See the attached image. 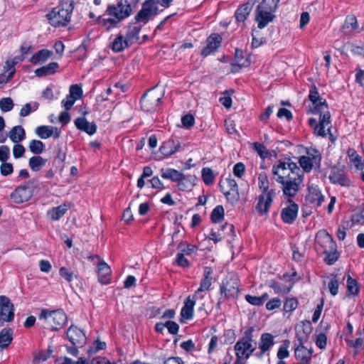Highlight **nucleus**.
<instances>
[{
    "mask_svg": "<svg viewBox=\"0 0 364 364\" xmlns=\"http://www.w3.org/2000/svg\"><path fill=\"white\" fill-rule=\"evenodd\" d=\"M316 114H319V122L328 125L331 123V114L327 109H323L318 112Z\"/></svg>",
    "mask_w": 364,
    "mask_h": 364,
    "instance_id": "nucleus-59",
    "label": "nucleus"
},
{
    "mask_svg": "<svg viewBox=\"0 0 364 364\" xmlns=\"http://www.w3.org/2000/svg\"><path fill=\"white\" fill-rule=\"evenodd\" d=\"M245 171V166L242 162L237 163L233 167V173L238 178H241L244 175Z\"/></svg>",
    "mask_w": 364,
    "mask_h": 364,
    "instance_id": "nucleus-63",
    "label": "nucleus"
},
{
    "mask_svg": "<svg viewBox=\"0 0 364 364\" xmlns=\"http://www.w3.org/2000/svg\"><path fill=\"white\" fill-rule=\"evenodd\" d=\"M77 129L85 132L92 136L97 132V125L94 122H89L85 117H78L74 121Z\"/></svg>",
    "mask_w": 364,
    "mask_h": 364,
    "instance_id": "nucleus-24",
    "label": "nucleus"
},
{
    "mask_svg": "<svg viewBox=\"0 0 364 364\" xmlns=\"http://www.w3.org/2000/svg\"><path fill=\"white\" fill-rule=\"evenodd\" d=\"M298 342L294 352L296 358L301 360L300 364H309L312 350L304 346V342H301V341H298Z\"/></svg>",
    "mask_w": 364,
    "mask_h": 364,
    "instance_id": "nucleus-22",
    "label": "nucleus"
},
{
    "mask_svg": "<svg viewBox=\"0 0 364 364\" xmlns=\"http://www.w3.org/2000/svg\"><path fill=\"white\" fill-rule=\"evenodd\" d=\"M181 123L186 129H190L195 124L194 117L191 114H187L182 117Z\"/></svg>",
    "mask_w": 364,
    "mask_h": 364,
    "instance_id": "nucleus-56",
    "label": "nucleus"
},
{
    "mask_svg": "<svg viewBox=\"0 0 364 364\" xmlns=\"http://www.w3.org/2000/svg\"><path fill=\"white\" fill-rule=\"evenodd\" d=\"M329 180L333 184H339L342 186H349L350 181L348 177L341 170H333L329 175Z\"/></svg>",
    "mask_w": 364,
    "mask_h": 364,
    "instance_id": "nucleus-25",
    "label": "nucleus"
},
{
    "mask_svg": "<svg viewBox=\"0 0 364 364\" xmlns=\"http://www.w3.org/2000/svg\"><path fill=\"white\" fill-rule=\"evenodd\" d=\"M67 336L72 344L76 347H82L86 343L85 333L76 326H71L68 328Z\"/></svg>",
    "mask_w": 364,
    "mask_h": 364,
    "instance_id": "nucleus-17",
    "label": "nucleus"
},
{
    "mask_svg": "<svg viewBox=\"0 0 364 364\" xmlns=\"http://www.w3.org/2000/svg\"><path fill=\"white\" fill-rule=\"evenodd\" d=\"M59 65L56 62H51L49 64L42 66L35 70V74L37 77H43L55 73Z\"/></svg>",
    "mask_w": 364,
    "mask_h": 364,
    "instance_id": "nucleus-33",
    "label": "nucleus"
},
{
    "mask_svg": "<svg viewBox=\"0 0 364 364\" xmlns=\"http://www.w3.org/2000/svg\"><path fill=\"white\" fill-rule=\"evenodd\" d=\"M129 43L127 41L125 37L122 35L117 36L112 43V49L115 53H119L128 48Z\"/></svg>",
    "mask_w": 364,
    "mask_h": 364,
    "instance_id": "nucleus-37",
    "label": "nucleus"
},
{
    "mask_svg": "<svg viewBox=\"0 0 364 364\" xmlns=\"http://www.w3.org/2000/svg\"><path fill=\"white\" fill-rule=\"evenodd\" d=\"M73 1H61L46 14V18L53 27L65 26L70 21L73 11Z\"/></svg>",
    "mask_w": 364,
    "mask_h": 364,
    "instance_id": "nucleus-3",
    "label": "nucleus"
},
{
    "mask_svg": "<svg viewBox=\"0 0 364 364\" xmlns=\"http://www.w3.org/2000/svg\"><path fill=\"white\" fill-rule=\"evenodd\" d=\"M35 133L41 139L53 136L56 139L60 136L61 131L56 127L42 125L36 128Z\"/></svg>",
    "mask_w": 364,
    "mask_h": 364,
    "instance_id": "nucleus-19",
    "label": "nucleus"
},
{
    "mask_svg": "<svg viewBox=\"0 0 364 364\" xmlns=\"http://www.w3.org/2000/svg\"><path fill=\"white\" fill-rule=\"evenodd\" d=\"M296 337L301 342L306 341L312 331V326L309 321H302L296 327Z\"/></svg>",
    "mask_w": 364,
    "mask_h": 364,
    "instance_id": "nucleus-23",
    "label": "nucleus"
},
{
    "mask_svg": "<svg viewBox=\"0 0 364 364\" xmlns=\"http://www.w3.org/2000/svg\"><path fill=\"white\" fill-rule=\"evenodd\" d=\"M156 4L155 0H146L142 4L141 9L134 17L136 23L146 24L152 16L156 15L158 11Z\"/></svg>",
    "mask_w": 364,
    "mask_h": 364,
    "instance_id": "nucleus-9",
    "label": "nucleus"
},
{
    "mask_svg": "<svg viewBox=\"0 0 364 364\" xmlns=\"http://www.w3.org/2000/svg\"><path fill=\"white\" fill-rule=\"evenodd\" d=\"M340 279L335 276L332 277L330 282L328 284V288L329 289L330 293L333 296H336L338 292V287H339Z\"/></svg>",
    "mask_w": 364,
    "mask_h": 364,
    "instance_id": "nucleus-50",
    "label": "nucleus"
},
{
    "mask_svg": "<svg viewBox=\"0 0 364 364\" xmlns=\"http://www.w3.org/2000/svg\"><path fill=\"white\" fill-rule=\"evenodd\" d=\"M289 346V341H285L284 344L282 345L279 348L277 355L279 360H283L284 358L289 357V352L288 350Z\"/></svg>",
    "mask_w": 364,
    "mask_h": 364,
    "instance_id": "nucleus-53",
    "label": "nucleus"
},
{
    "mask_svg": "<svg viewBox=\"0 0 364 364\" xmlns=\"http://www.w3.org/2000/svg\"><path fill=\"white\" fill-rule=\"evenodd\" d=\"M272 173L275 181L282 185L283 195L292 199L301 189L304 181V173L296 163L290 159L279 160L274 164Z\"/></svg>",
    "mask_w": 364,
    "mask_h": 364,
    "instance_id": "nucleus-1",
    "label": "nucleus"
},
{
    "mask_svg": "<svg viewBox=\"0 0 364 364\" xmlns=\"http://www.w3.org/2000/svg\"><path fill=\"white\" fill-rule=\"evenodd\" d=\"M211 286V279H203L200 282V287L196 291L194 297L198 296L200 292L207 291Z\"/></svg>",
    "mask_w": 364,
    "mask_h": 364,
    "instance_id": "nucleus-60",
    "label": "nucleus"
},
{
    "mask_svg": "<svg viewBox=\"0 0 364 364\" xmlns=\"http://www.w3.org/2000/svg\"><path fill=\"white\" fill-rule=\"evenodd\" d=\"M258 186L263 193L269 189V180L265 173H261L258 176Z\"/></svg>",
    "mask_w": 364,
    "mask_h": 364,
    "instance_id": "nucleus-48",
    "label": "nucleus"
},
{
    "mask_svg": "<svg viewBox=\"0 0 364 364\" xmlns=\"http://www.w3.org/2000/svg\"><path fill=\"white\" fill-rule=\"evenodd\" d=\"M60 275L63 277L68 282H71L73 279V277H77L76 275H74L73 272L69 270L68 268L63 267L59 269Z\"/></svg>",
    "mask_w": 364,
    "mask_h": 364,
    "instance_id": "nucleus-57",
    "label": "nucleus"
},
{
    "mask_svg": "<svg viewBox=\"0 0 364 364\" xmlns=\"http://www.w3.org/2000/svg\"><path fill=\"white\" fill-rule=\"evenodd\" d=\"M69 208L70 205L64 203L57 207L52 208L48 211L47 215L52 220H58L65 214Z\"/></svg>",
    "mask_w": 364,
    "mask_h": 364,
    "instance_id": "nucleus-31",
    "label": "nucleus"
},
{
    "mask_svg": "<svg viewBox=\"0 0 364 364\" xmlns=\"http://www.w3.org/2000/svg\"><path fill=\"white\" fill-rule=\"evenodd\" d=\"M271 205L272 204L265 199L264 195L262 194L258 197V203L255 208L260 215H264L268 213Z\"/></svg>",
    "mask_w": 364,
    "mask_h": 364,
    "instance_id": "nucleus-41",
    "label": "nucleus"
},
{
    "mask_svg": "<svg viewBox=\"0 0 364 364\" xmlns=\"http://www.w3.org/2000/svg\"><path fill=\"white\" fill-rule=\"evenodd\" d=\"M132 14V6L128 0H120L116 4H109L103 16H99L96 22L107 30L118 27L119 24Z\"/></svg>",
    "mask_w": 364,
    "mask_h": 364,
    "instance_id": "nucleus-2",
    "label": "nucleus"
},
{
    "mask_svg": "<svg viewBox=\"0 0 364 364\" xmlns=\"http://www.w3.org/2000/svg\"><path fill=\"white\" fill-rule=\"evenodd\" d=\"M222 37L218 33L211 34L206 39V45L201 50V55L206 57L215 53L220 46Z\"/></svg>",
    "mask_w": 364,
    "mask_h": 364,
    "instance_id": "nucleus-16",
    "label": "nucleus"
},
{
    "mask_svg": "<svg viewBox=\"0 0 364 364\" xmlns=\"http://www.w3.org/2000/svg\"><path fill=\"white\" fill-rule=\"evenodd\" d=\"M46 162L47 159H43L40 156H34L29 159L28 165L33 171L37 172L46 165Z\"/></svg>",
    "mask_w": 364,
    "mask_h": 364,
    "instance_id": "nucleus-39",
    "label": "nucleus"
},
{
    "mask_svg": "<svg viewBox=\"0 0 364 364\" xmlns=\"http://www.w3.org/2000/svg\"><path fill=\"white\" fill-rule=\"evenodd\" d=\"M45 147V144L41 141L36 139L31 140L28 146L30 151L36 155L41 154Z\"/></svg>",
    "mask_w": 364,
    "mask_h": 364,
    "instance_id": "nucleus-42",
    "label": "nucleus"
},
{
    "mask_svg": "<svg viewBox=\"0 0 364 364\" xmlns=\"http://www.w3.org/2000/svg\"><path fill=\"white\" fill-rule=\"evenodd\" d=\"M61 364H88V360L84 357H80L77 361L71 358H65Z\"/></svg>",
    "mask_w": 364,
    "mask_h": 364,
    "instance_id": "nucleus-64",
    "label": "nucleus"
},
{
    "mask_svg": "<svg viewBox=\"0 0 364 364\" xmlns=\"http://www.w3.org/2000/svg\"><path fill=\"white\" fill-rule=\"evenodd\" d=\"M321 162V155L315 148L310 147L306 149V155L299 157V163L303 169V172L309 173L314 168L320 169Z\"/></svg>",
    "mask_w": 364,
    "mask_h": 364,
    "instance_id": "nucleus-7",
    "label": "nucleus"
},
{
    "mask_svg": "<svg viewBox=\"0 0 364 364\" xmlns=\"http://www.w3.org/2000/svg\"><path fill=\"white\" fill-rule=\"evenodd\" d=\"M14 171V167L12 164L5 162H1L0 166V173L4 176H7L11 175Z\"/></svg>",
    "mask_w": 364,
    "mask_h": 364,
    "instance_id": "nucleus-54",
    "label": "nucleus"
},
{
    "mask_svg": "<svg viewBox=\"0 0 364 364\" xmlns=\"http://www.w3.org/2000/svg\"><path fill=\"white\" fill-rule=\"evenodd\" d=\"M202 178L207 186L213 185L215 181V175L211 168L205 167L201 171Z\"/></svg>",
    "mask_w": 364,
    "mask_h": 364,
    "instance_id": "nucleus-44",
    "label": "nucleus"
},
{
    "mask_svg": "<svg viewBox=\"0 0 364 364\" xmlns=\"http://www.w3.org/2000/svg\"><path fill=\"white\" fill-rule=\"evenodd\" d=\"M327 343V337L325 333H320L316 335V345L320 349H324L326 346Z\"/></svg>",
    "mask_w": 364,
    "mask_h": 364,
    "instance_id": "nucleus-61",
    "label": "nucleus"
},
{
    "mask_svg": "<svg viewBox=\"0 0 364 364\" xmlns=\"http://www.w3.org/2000/svg\"><path fill=\"white\" fill-rule=\"evenodd\" d=\"M298 301L295 298H288L284 304V310L286 312H291L296 309Z\"/></svg>",
    "mask_w": 364,
    "mask_h": 364,
    "instance_id": "nucleus-51",
    "label": "nucleus"
},
{
    "mask_svg": "<svg viewBox=\"0 0 364 364\" xmlns=\"http://www.w3.org/2000/svg\"><path fill=\"white\" fill-rule=\"evenodd\" d=\"M14 106V104L11 97H4L0 100V109L4 112L11 111Z\"/></svg>",
    "mask_w": 364,
    "mask_h": 364,
    "instance_id": "nucleus-49",
    "label": "nucleus"
},
{
    "mask_svg": "<svg viewBox=\"0 0 364 364\" xmlns=\"http://www.w3.org/2000/svg\"><path fill=\"white\" fill-rule=\"evenodd\" d=\"M239 293L237 281L230 279L223 282L220 285L221 297L219 299L218 305H220L223 299L236 298Z\"/></svg>",
    "mask_w": 364,
    "mask_h": 364,
    "instance_id": "nucleus-12",
    "label": "nucleus"
},
{
    "mask_svg": "<svg viewBox=\"0 0 364 364\" xmlns=\"http://www.w3.org/2000/svg\"><path fill=\"white\" fill-rule=\"evenodd\" d=\"M309 98L312 102V106L310 107L311 113L316 114L321 110L327 109L328 105L326 100L320 97L318 89L314 85L310 90Z\"/></svg>",
    "mask_w": 364,
    "mask_h": 364,
    "instance_id": "nucleus-14",
    "label": "nucleus"
},
{
    "mask_svg": "<svg viewBox=\"0 0 364 364\" xmlns=\"http://www.w3.org/2000/svg\"><path fill=\"white\" fill-rule=\"evenodd\" d=\"M306 200L310 203L316 205V207H319L324 200V196L319 187L311 183L308 185V194L306 196Z\"/></svg>",
    "mask_w": 364,
    "mask_h": 364,
    "instance_id": "nucleus-18",
    "label": "nucleus"
},
{
    "mask_svg": "<svg viewBox=\"0 0 364 364\" xmlns=\"http://www.w3.org/2000/svg\"><path fill=\"white\" fill-rule=\"evenodd\" d=\"M82 95V90L78 85H72L70 87V96L73 97L75 100L80 99Z\"/></svg>",
    "mask_w": 364,
    "mask_h": 364,
    "instance_id": "nucleus-55",
    "label": "nucleus"
},
{
    "mask_svg": "<svg viewBox=\"0 0 364 364\" xmlns=\"http://www.w3.org/2000/svg\"><path fill=\"white\" fill-rule=\"evenodd\" d=\"M196 179V178L195 176H186L182 173V176L181 177L180 181L177 182V187L182 191H190L195 186Z\"/></svg>",
    "mask_w": 364,
    "mask_h": 364,
    "instance_id": "nucleus-27",
    "label": "nucleus"
},
{
    "mask_svg": "<svg viewBox=\"0 0 364 364\" xmlns=\"http://www.w3.org/2000/svg\"><path fill=\"white\" fill-rule=\"evenodd\" d=\"M347 289L348 295H357L359 292L358 283L353 279L350 275H348L347 278Z\"/></svg>",
    "mask_w": 364,
    "mask_h": 364,
    "instance_id": "nucleus-43",
    "label": "nucleus"
},
{
    "mask_svg": "<svg viewBox=\"0 0 364 364\" xmlns=\"http://www.w3.org/2000/svg\"><path fill=\"white\" fill-rule=\"evenodd\" d=\"M162 96L163 95L155 90L154 88L148 90L141 98V109L146 112L155 111Z\"/></svg>",
    "mask_w": 364,
    "mask_h": 364,
    "instance_id": "nucleus-8",
    "label": "nucleus"
},
{
    "mask_svg": "<svg viewBox=\"0 0 364 364\" xmlns=\"http://www.w3.org/2000/svg\"><path fill=\"white\" fill-rule=\"evenodd\" d=\"M181 147V142L178 139H170L163 143L159 150L165 156L168 157L174 154Z\"/></svg>",
    "mask_w": 364,
    "mask_h": 364,
    "instance_id": "nucleus-21",
    "label": "nucleus"
},
{
    "mask_svg": "<svg viewBox=\"0 0 364 364\" xmlns=\"http://www.w3.org/2000/svg\"><path fill=\"white\" fill-rule=\"evenodd\" d=\"M14 318V307L11 300L6 296H0V326Z\"/></svg>",
    "mask_w": 364,
    "mask_h": 364,
    "instance_id": "nucleus-10",
    "label": "nucleus"
},
{
    "mask_svg": "<svg viewBox=\"0 0 364 364\" xmlns=\"http://www.w3.org/2000/svg\"><path fill=\"white\" fill-rule=\"evenodd\" d=\"M30 182L17 187L11 194V198L15 203H22L31 199L33 190L29 186Z\"/></svg>",
    "mask_w": 364,
    "mask_h": 364,
    "instance_id": "nucleus-13",
    "label": "nucleus"
},
{
    "mask_svg": "<svg viewBox=\"0 0 364 364\" xmlns=\"http://www.w3.org/2000/svg\"><path fill=\"white\" fill-rule=\"evenodd\" d=\"M141 30V26L136 25L133 23H130L129 24L125 38L130 45H132L138 41L139 39V34Z\"/></svg>",
    "mask_w": 364,
    "mask_h": 364,
    "instance_id": "nucleus-29",
    "label": "nucleus"
},
{
    "mask_svg": "<svg viewBox=\"0 0 364 364\" xmlns=\"http://www.w3.org/2000/svg\"><path fill=\"white\" fill-rule=\"evenodd\" d=\"M254 149L258 153L262 159H265L268 155V151L266 147L261 143L255 142L253 144Z\"/></svg>",
    "mask_w": 364,
    "mask_h": 364,
    "instance_id": "nucleus-58",
    "label": "nucleus"
},
{
    "mask_svg": "<svg viewBox=\"0 0 364 364\" xmlns=\"http://www.w3.org/2000/svg\"><path fill=\"white\" fill-rule=\"evenodd\" d=\"M53 52L49 50L41 49L31 57L30 62L33 65L42 64L50 58Z\"/></svg>",
    "mask_w": 364,
    "mask_h": 364,
    "instance_id": "nucleus-35",
    "label": "nucleus"
},
{
    "mask_svg": "<svg viewBox=\"0 0 364 364\" xmlns=\"http://www.w3.org/2000/svg\"><path fill=\"white\" fill-rule=\"evenodd\" d=\"M254 331L255 328L253 326L247 328L242 338L237 341L234 346L235 353L244 355L245 360H247L257 348V342L253 336Z\"/></svg>",
    "mask_w": 364,
    "mask_h": 364,
    "instance_id": "nucleus-5",
    "label": "nucleus"
},
{
    "mask_svg": "<svg viewBox=\"0 0 364 364\" xmlns=\"http://www.w3.org/2000/svg\"><path fill=\"white\" fill-rule=\"evenodd\" d=\"M280 0H258L255 9V21L259 29L265 28L269 23L274 21L278 4Z\"/></svg>",
    "mask_w": 364,
    "mask_h": 364,
    "instance_id": "nucleus-4",
    "label": "nucleus"
},
{
    "mask_svg": "<svg viewBox=\"0 0 364 364\" xmlns=\"http://www.w3.org/2000/svg\"><path fill=\"white\" fill-rule=\"evenodd\" d=\"M40 320H44V328L50 330H59L63 327L67 321V316L63 310L50 311L48 309H42L39 315Z\"/></svg>",
    "mask_w": 364,
    "mask_h": 364,
    "instance_id": "nucleus-6",
    "label": "nucleus"
},
{
    "mask_svg": "<svg viewBox=\"0 0 364 364\" xmlns=\"http://www.w3.org/2000/svg\"><path fill=\"white\" fill-rule=\"evenodd\" d=\"M250 65V60L248 58H245L243 52L238 49L235 50V63H232V72H237L243 67H247Z\"/></svg>",
    "mask_w": 364,
    "mask_h": 364,
    "instance_id": "nucleus-28",
    "label": "nucleus"
},
{
    "mask_svg": "<svg viewBox=\"0 0 364 364\" xmlns=\"http://www.w3.org/2000/svg\"><path fill=\"white\" fill-rule=\"evenodd\" d=\"M358 28L356 17L355 16H348L346 18L343 28H350L351 30H356Z\"/></svg>",
    "mask_w": 364,
    "mask_h": 364,
    "instance_id": "nucleus-52",
    "label": "nucleus"
},
{
    "mask_svg": "<svg viewBox=\"0 0 364 364\" xmlns=\"http://www.w3.org/2000/svg\"><path fill=\"white\" fill-rule=\"evenodd\" d=\"M160 173L161 178L164 179L171 180L176 183L180 181V178L182 176V172L171 168H161L160 170Z\"/></svg>",
    "mask_w": 364,
    "mask_h": 364,
    "instance_id": "nucleus-34",
    "label": "nucleus"
},
{
    "mask_svg": "<svg viewBox=\"0 0 364 364\" xmlns=\"http://www.w3.org/2000/svg\"><path fill=\"white\" fill-rule=\"evenodd\" d=\"M323 253L326 255L324 260L329 265L333 264L339 257V254L336 249L331 251L326 250Z\"/></svg>",
    "mask_w": 364,
    "mask_h": 364,
    "instance_id": "nucleus-47",
    "label": "nucleus"
},
{
    "mask_svg": "<svg viewBox=\"0 0 364 364\" xmlns=\"http://www.w3.org/2000/svg\"><path fill=\"white\" fill-rule=\"evenodd\" d=\"M16 144L13 147V154L15 159L21 158L25 153V148L22 144L19 143H15Z\"/></svg>",
    "mask_w": 364,
    "mask_h": 364,
    "instance_id": "nucleus-62",
    "label": "nucleus"
},
{
    "mask_svg": "<svg viewBox=\"0 0 364 364\" xmlns=\"http://www.w3.org/2000/svg\"><path fill=\"white\" fill-rule=\"evenodd\" d=\"M7 136L14 143H19L26 138V132L21 125L14 127L9 132Z\"/></svg>",
    "mask_w": 364,
    "mask_h": 364,
    "instance_id": "nucleus-32",
    "label": "nucleus"
},
{
    "mask_svg": "<svg viewBox=\"0 0 364 364\" xmlns=\"http://www.w3.org/2000/svg\"><path fill=\"white\" fill-rule=\"evenodd\" d=\"M299 205L292 199H287L285 206L281 210V218L286 224H292L296 219Z\"/></svg>",
    "mask_w": 364,
    "mask_h": 364,
    "instance_id": "nucleus-11",
    "label": "nucleus"
},
{
    "mask_svg": "<svg viewBox=\"0 0 364 364\" xmlns=\"http://www.w3.org/2000/svg\"><path fill=\"white\" fill-rule=\"evenodd\" d=\"M229 191L223 192L227 200L231 203H236L240 200L238 186L236 181L231 178H226Z\"/></svg>",
    "mask_w": 364,
    "mask_h": 364,
    "instance_id": "nucleus-20",
    "label": "nucleus"
},
{
    "mask_svg": "<svg viewBox=\"0 0 364 364\" xmlns=\"http://www.w3.org/2000/svg\"><path fill=\"white\" fill-rule=\"evenodd\" d=\"M193 298H195L193 296ZM195 299H191L188 296L184 302V306L181 311V316L185 320H190L193 316V307L195 306Z\"/></svg>",
    "mask_w": 364,
    "mask_h": 364,
    "instance_id": "nucleus-30",
    "label": "nucleus"
},
{
    "mask_svg": "<svg viewBox=\"0 0 364 364\" xmlns=\"http://www.w3.org/2000/svg\"><path fill=\"white\" fill-rule=\"evenodd\" d=\"M39 104L37 102H33L31 103H26L23 106L20 111L21 117H26L30 114L31 112H35L38 109Z\"/></svg>",
    "mask_w": 364,
    "mask_h": 364,
    "instance_id": "nucleus-46",
    "label": "nucleus"
},
{
    "mask_svg": "<svg viewBox=\"0 0 364 364\" xmlns=\"http://www.w3.org/2000/svg\"><path fill=\"white\" fill-rule=\"evenodd\" d=\"M274 344V336L268 333H262L259 343V348L268 351Z\"/></svg>",
    "mask_w": 364,
    "mask_h": 364,
    "instance_id": "nucleus-38",
    "label": "nucleus"
},
{
    "mask_svg": "<svg viewBox=\"0 0 364 364\" xmlns=\"http://www.w3.org/2000/svg\"><path fill=\"white\" fill-rule=\"evenodd\" d=\"M251 11V7L249 4H244L240 6L235 14L237 22H244Z\"/></svg>",
    "mask_w": 364,
    "mask_h": 364,
    "instance_id": "nucleus-40",
    "label": "nucleus"
},
{
    "mask_svg": "<svg viewBox=\"0 0 364 364\" xmlns=\"http://www.w3.org/2000/svg\"><path fill=\"white\" fill-rule=\"evenodd\" d=\"M316 242L321 247L323 252L337 249L336 242L333 237L326 230H320L316 233Z\"/></svg>",
    "mask_w": 364,
    "mask_h": 364,
    "instance_id": "nucleus-15",
    "label": "nucleus"
},
{
    "mask_svg": "<svg viewBox=\"0 0 364 364\" xmlns=\"http://www.w3.org/2000/svg\"><path fill=\"white\" fill-rule=\"evenodd\" d=\"M98 280L102 284L109 283L111 279V269L109 266L104 261L98 263Z\"/></svg>",
    "mask_w": 364,
    "mask_h": 364,
    "instance_id": "nucleus-26",
    "label": "nucleus"
},
{
    "mask_svg": "<svg viewBox=\"0 0 364 364\" xmlns=\"http://www.w3.org/2000/svg\"><path fill=\"white\" fill-rule=\"evenodd\" d=\"M211 220L217 223L222 221L224 218V208L222 205H217L211 213Z\"/></svg>",
    "mask_w": 364,
    "mask_h": 364,
    "instance_id": "nucleus-45",
    "label": "nucleus"
},
{
    "mask_svg": "<svg viewBox=\"0 0 364 364\" xmlns=\"http://www.w3.org/2000/svg\"><path fill=\"white\" fill-rule=\"evenodd\" d=\"M13 331L10 328H3L0 332V350L8 347L11 343Z\"/></svg>",
    "mask_w": 364,
    "mask_h": 364,
    "instance_id": "nucleus-36",
    "label": "nucleus"
}]
</instances>
